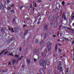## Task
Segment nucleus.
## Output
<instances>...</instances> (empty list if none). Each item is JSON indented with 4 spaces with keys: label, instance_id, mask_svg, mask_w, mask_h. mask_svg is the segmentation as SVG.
Wrapping results in <instances>:
<instances>
[{
    "label": "nucleus",
    "instance_id": "nucleus-31",
    "mask_svg": "<svg viewBox=\"0 0 74 74\" xmlns=\"http://www.w3.org/2000/svg\"><path fill=\"white\" fill-rule=\"evenodd\" d=\"M13 22L14 23H15V19H13Z\"/></svg>",
    "mask_w": 74,
    "mask_h": 74
},
{
    "label": "nucleus",
    "instance_id": "nucleus-36",
    "mask_svg": "<svg viewBox=\"0 0 74 74\" xmlns=\"http://www.w3.org/2000/svg\"><path fill=\"white\" fill-rule=\"evenodd\" d=\"M2 53H3L2 51L0 53V55H1V54H2Z\"/></svg>",
    "mask_w": 74,
    "mask_h": 74
},
{
    "label": "nucleus",
    "instance_id": "nucleus-14",
    "mask_svg": "<svg viewBox=\"0 0 74 74\" xmlns=\"http://www.w3.org/2000/svg\"><path fill=\"white\" fill-rule=\"evenodd\" d=\"M42 56L43 57H45V53H42Z\"/></svg>",
    "mask_w": 74,
    "mask_h": 74
},
{
    "label": "nucleus",
    "instance_id": "nucleus-3",
    "mask_svg": "<svg viewBox=\"0 0 74 74\" xmlns=\"http://www.w3.org/2000/svg\"><path fill=\"white\" fill-rule=\"evenodd\" d=\"M39 71L41 74H45V71L43 69H40L39 70Z\"/></svg>",
    "mask_w": 74,
    "mask_h": 74
},
{
    "label": "nucleus",
    "instance_id": "nucleus-45",
    "mask_svg": "<svg viewBox=\"0 0 74 74\" xmlns=\"http://www.w3.org/2000/svg\"><path fill=\"white\" fill-rule=\"evenodd\" d=\"M9 31H11V29L10 28H9Z\"/></svg>",
    "mask_w": 74,
    "mask_h": 74
},
{
    "label": "nucleus",
    "instance_id": "nucleus-33",
    "mask_svg": "<svg viewBox=\"0 0 74 74\" xmlns=\"http://www.w3.org/2000/svg\"><path fill=\"white\" fill-rule=\"evenodd\" d=\"M8 52H5L4 53V55H6V54H7V53H8Z\"/></svg>",
    "mask_w": 74,
    "mask_h": 74
},
{
    "label": "nucleus",
    "instance_id": "nucleus-35",
    "mask_svg": "<svg viewBox=\"0 0 74 74\" xmlns=\"http://www.w3.org/2000/svg\"><path fill=\"white\" fill-rule=\"evenodd\" d=\"M8 9L9 10H11V8H10V7H8Z\"/></svg>",
    "mask_w": 74,
    "mask_h": 74
},
{
    "label": "nucleus",
    "instance_id": "nucleus-25",
    "mask_svg": "<svg viewBox=\"0 0 74 74\" xmlns=\"http://www.w3.org/2000/svg\"><path fill=\"white\" fill-rule=\"evenodd\" d=\"M64 1H63L62 2V5H64Z\"/></svg>",
    "mask_w": 74,
    "mask_h": 74
},
{
    "label": "nucleus",
    "instance_id": "nucleus-24",
    "mask_svg": "<svg viewBox=\"0 0 74 74\" xmlns=\"http://www.w3.org/2000/svg\"><path fill=\"white\" fill-rule=\"evenodd\" d=\"M14 57L15 58H18L19 57V56L18 55H14Z\"/></svg>",
    "mask_w": 74,
    "mask_h": 74
},
{
    "label": "nucleus",
    "instance_id": "nucleus-42",
    "mask_svg": "<svg viewBox=\"0 0 74 74\" xmlns=\"http://www.w3.org/2000/svg\"><path fill=\"white\" fill-rule=\"evenodd\" d=\"M9 64L11 65V62H9Z\"/></svg>",
    "mask_w": 74,
    "mask_h": 74
},
{
    "label": "nucleus",
    "instance_id": "nucleus-50",
    "mask_svg": "<svg viewBox=\"0 0 74 74\" xmlns=\"http://www.w3.org/2000/svg\"><path fill=\"white\" fill-rule=\"evenodd\" d=\"M22 67H23H23H24V66L23 65L22 66Z\"/></svg>",
    "mask_w": 74,
    "mask_h": 74
},
{
    "label": "nucleus",
    "instance_id": "nucleus-48",
    "mask_svg": "<svg viewBox=\"0 0 74 74\" xmlns=\"http://www.w3.org/2000/svg\"><path fill=\"white\" fill-rule=\"evenodd\" d=\"M74 43V41H72V44H73Z\"/></svg>",
    "mask_w": 74,
    "mask_h": 74
},
{
    "label": "nucleus",
    "instance_id": "nucleus-11",
    "mask_svg": "<svg viewBox=\"0 0 74 74\" xmlns=\"http://www.w3.org/2000/svg\"><path fill=\"white\" fill-rule=\"evenodd\" d=\"M0 8H1V9H3V8H4L3 5L1 4L0 5Z\"/></svg>",
    "mask_w": 74,
    "mask_h": 74
},
{
    "label": "nucleus",
    "instance_id": "nucleus-55",
    "mask_svg": "<svg viewBox=\"0 0 74 74\" xmlns=\"http://www.w3.org/2000/svg\"><path fill=\"white\" fill-rule=\"evenodd\" d=\"M23 27H25V25H24L23 26Z\"/></svg>",
    "mask_w": 74,
    "mask_h": 74
},
{
    "label": "nucleus",
    "instance_id": "nucleus-18",
    "mask_svg": "<svg viewBox=\"0 0 74 74\" xmlns=\"http://www.w3.org/2000/svg\"><path fill=\"white\" fill-rule=\"evenodd\" d=\"M51 71L48 70L47 71V74H50V73H51Z\"/></svg>",
    "mask_w": 74,
    "mask_h": 74
},
{
    "label": "nucleus",
    "instance_id": "nucleus-21",
    "mask_svg": "<svg viewBox=\"0 0 74 74\" xmlns=\"http://www.w3.org/2000/svg\"><path fill=\"white\" fill-rule=\"evenodd\" d=\"M2 30H3V31H4V30H5V27H3L2 28Z\"/></svg>",
    "mask_w": 74,
    "mask_h": 74
},
{
    "label": "nucleus",
    "instance_id": "nucleus-28",
    "mask_svg": "<svg viewBox=\"0 0 74 74\" xmlns=\"http://www.w3.org/2000/svg\"><path fill=\"white\" fill-rule=\"evenodd\" d=\"M38 39H36L35 40V42L36 43H38Z\"/></svg>",
    "mask_w": 74,
    "mask_h": 74
},
{
    "label": "nucleus",
    "instance_id": "nucleus-57",
    "mask_svg": "<svg viewBox=\"0 0 74 74\" xmlns=\"http://www.w3.org/2000/svg\"><path fill=\"white\" fill-rule=\"evenodd\" d=\"M58 41H60V40H58Z\"/></svg>",
    "mask_w": 74,
    "mask_h": 74
},
{
    "label": "nucleus",
    "instance_id": "nucleus-12",
    "mask_svg": "<svg viewBox=\"0 0 74 74\" xmlns=\"http://www.w3.org/2000/svg\"><path fill=\"white\" fill-rule=\"evenodd\" d=\"M57 45H56V46L55 49V52H57V48H58V47H57Z\"/></svg>",
    "mask_w": 74,
    "mask_h": 74
},
{
    "label": "nucleus",
    "instance_id": "nucleus-38",
    "mask_svg": "<svg viewBox=\"0 0 74 74\" xmlns=\"http://www.w3.org/2000/svg\"><path fill=\"white\" fill-rule=\"evenodd\" d=\"M72 15H73V16L74 15V12H73L72 13Z\"/></svg>",
    "mask_w": 74,
    "mask_h": 74
},
{
    "label": "nucleus",
    "instance_id": "nucleus-61",
    "mask_svg": "<svg viewBox=\"0 0 74 74\" xmlns=\"http://www.w3.org/2000/svg\"><path fill=\"white\" fill-rule=\"evenodd\" d=\"M58 34H59V33H58Z\"/></svg>",
    "mask_w": 74,
    "mask_h": 74
},
{
    "label": "nucleus",
    "instance_id": "nucleus-30",
    "mask_svg": "<svg viewBox=\"0 0 74 74\" xmlns=\"http://www.w3.org/2000/svg\"><path fill=\"white\" fill-rule=\"evenodd\" d=\"M34 62H36L37 61V59L36 58H34Z\"/></svg>",
    "mask_w": 74,
    "mask_h": 74
},
{
    "label": "nucleus",
    "instance_id": "nucleus-13",
    "mask_svg": "<svg viewBox=\"0 0 74 74\" xmlns=\"http://www.w3.org/2000/svg\"><path fill=\"white\" fill-rule=\"evenodd\" d=\"M23 58V56H22L20 58H18L17 60V62H18V61H19V60H21V59H22V58Z\"/></svg>",
    "mask_w": 74,
    "mask_h": 74
},
{
    "label": "nucleus",
    "instance_id": "nucleus-40",
    "mask_svg": "<svg viewBox=\"0 0 74 74\" xmlns=\"http://www.w3.org/2000/svg\"><path fill=\"white\" fill-rule=\"evenodd\" d=\"M5 50H3V51H2V52L3 53H4V52H5Z\"/></svg>",
    "mask_w": 74,
    "mask_h": 74
},
{
    "label": "nucleus",
    "instance_id": "nucleus-37",
    "mask_svg": "<svg viewBox=\"0 0 74 74\" xmlns=\"http://www.w3.org/2000/svg\"><path fill=\"white\" fill-rule=\"evenodd\" d=\"M67 29L68 30H71V28H69L68 27H67Z\"/></svg>",
    "mask_w": 74,
    "mask_h": 74
},
{
    "label": "nucleus",
    "instance_id": "nucleus-34",
    "mask_svg": "<svg viewBox=\"0 0 74 74\" xmlns=\"http://www.w3.org/2000/svg\"><path fill=\"white\" fill-rule=\"evenodd\" d=\"M64 40H67V41H68V40H69V39H68V38H64Z\"/></svg>",
    "mask_w": 74,
    "mask_h": 74
},
{
    "label": "nucleus",
    "instance_id": "nucleus-5",
    "mask_svg": "<svg viewBox=\"0 0 74 74\" xmlns=\"http://www.w3.org/2000/svg\"><path fill=\"white\" fill-rule=\"evenodd\" d=\"M48 27V26L45 25L44 28V31L45 32L46 31H47V28Z\"/></svg>",
    "mask_w": 74,
    "mask_h": 74
},
{
    "label": "nucleus",
    "instance_id": "nucleus-23",
    "mask_svg": "<svg viewBox=\"0 0 74 74\" xmlns=\"http://www.w3.org/2000/svg\"><path fill=\"white\" fill-rule=\"evenodd\" d=\"M11 29L12 30V33H14V29H13V28H11Z\"/></svg>",
    "mask_w": 74,
    "mask_h": 74
},
{
    "label": "nucleus",
    "instance_id": "nucleus-46",
    "mask_svg": "<svg viewBox=\"0 0 74 74\" xmlns=\"http://www.w3.org/2000/svg\"><path fill=\"white\" fill-rule=\"evenodd\" d=\"M38 1H39V3H40V2H41V1L39 0Z\"/></svg>",
    "mask_w": 74,
    "mask_h": 74
},
{
    "label": "nucleus",
    "instance_id": "nucleus-51",
    "mask_svg": "<svg viewBox=\"0 0 74 74\" xmlns=\"http://www.w3.org/2000/svg\"><path fill=\"white\" fill-rule=\"evenodd\" d=\"M73 26H74V23H73V24H72Z\"/></svg>",
    "mask_w": 74,
    "mask_h": 74
},
{
    "label": "nucleus",
    "instance_id": "nucleus-60",
    "mask_svg": "<svg viewBox=\"0 0 74 74\" xmlns=\"http://www.w3.org/2000/svg\"><path fill=\"white\" fill-rule=\"evenodd\" d=\"M41 19H39V21H40V20H41Z\"/></svg>",
    "mask_w": 74,
    "mask_h": 74
},
{
    "label": "nucleus",
    "instance_id": "nucleus-19",
    "mask_svg": "<svg viewBox=\"0 0 74 74\" xmlns=\"http://www.w3.org/2000/svg\"><path fill=\"white\" fill-rule=\"evenodd\" d=\"M9 55H10V56H14V55L12 53H10L9 54Z\"/></svg>",
    "mask_w": 74,
    "mask_h": 74
},
{
    "label": "nucleus",
    "instance_id": "nucleus-64",
    "mask_svg": "<svg viewBox=\"0 0 74 74\" xmlns=\"http://www.w3.org/2000/svg\"><path fill=\"white\" fill-rule=\"evenodd\" d=\"M73 50H74V48H73Z\"/></svg>",
    "mask_w": 74,
    "mask_h": 74
},
{
    "label": "nucleus",
    "instance_id": "nucleus-10",
    "mask_svg": "<svg viewBox=\"0 0 74 74\" xmlns=\"http://www.w3.org/2000/svg\"><path fill=\"white\" fill-rule=\"evenodd\" d=\"M58 22H56L55 23L54 25V27H57V26L58 25Z\"/></svg>",
    "mask_w": 74,
    "mask_h": 74
},
{
    "label": "nucleus",
    "instance_id": "nucleus-8",
    "mask_svg": "<svg viewBox=\"0 0 74 74\" xmlns=\"http://www.w3.org/2000/svg\"><path fill=\"white\" fill-rule=\"evenodd\" d=\"M44 44V40H42V41L40 43V45H42Z\"/></svg>",
    "mask_w": 74,
    "mask_h": 74
},
{
    "label": "nucleus",
    "instance_id": "nucleus-43",
    "mask_svg": "<svg viewBox=\"0 0 74 74\" xmlns=\"http://www.w3.org/2000/svg\"><path fill=\"white\" fill-rule=\"evenodd\" d=\"M45 52H47V49H46L45 50Z\"/></svg>",
    "mask_w": 74,
    "mask_h": 74
},
{
    "label": "nucleus",
    "instance_id": "nucleus-39",
    "mask_svg": "<svg viewBox=\"0 0 74 74\" xmlns=\"http://www.w3.org/2000/svg\"><path fill=\"white\" fill-rule=\"evenodd\" d=\"M7 1L8 3H10V1L9 0H8Z\"/></svg>",
    "mask_w": 74,
    "mask_h": 74
},
{
    "label": "nucleus",
    "instance_id": "nucleus-20",
    "mask_svg": "<svg viewBox=\"0 0 74 74\" xmlns=\"http://www.w3.org/2000/svg\"><path fill=\"white\" fill-rule=\"evenodd\" d=\"M33 6L35 7H37V5H36V3H34L33 4Z\"/></svg>",
    "mask_w": 74,
    "mask_h": 74
},
{
    "label": "nucleus",
    "instance_id": "nucleus-52",
    "mask_svg": "<svg viewBox=\"0 0 74 74\" xmlns=\"http://www.w3.org/2000/svg\"><path fill=\"white\" fill-rule=\"evenodd\" d=\"M23 6H22V7H20V9H21V8H22Z\"/></svg>",
    "mask_w": 74,
    "mask_h": 74
},
{
    "label": "nucleus",
    "instance_id": "nucleus-7",
    "mask_svg": "<svg viewBox=\"0 0 74 74\" xmlns=\"http://www.w3.org/2000/svg\"><path fill=\"white\" fill-rule=\"evenodd\" d=\"M44 38H45V37L47 36V34L45 33H44L42 35Z\"/></svg>",
    "mask_w": 74,
    "mask_h": 74
},
{
    "label": "nucleus",
    "instance_id": "nucleus-59",
    "mask_svg": "<svg viewBox=\"0 0 74 74\" xmlns=\"http://www.w3.org/2000/svg\"><path fill=\"white\" fill-rule=\"evenodd\" d=\"M59 45H60V44H59Z\"/></svg>",
    "mask_w": 74,
    "mask_h": 74
},
{
    "label": "nucleus",
    "instance_id": "nucleus-44",
    "mask_svg": "<svg viewBox=\"0 0 74 74\" xmlns=\"http://www.w3.org/2000/svg\"><path fill=\"white\" fill-rule=\"evenodd\" d=\"M22 50V48H20V49H19V51H21V50Z\"/></svg>",
    "mask_w": 74,
    "mask_h": 74
},
{
    "label": "nucleus",
    "instance_id": "nucleus-22",
    "mask_svg": "<svg viewBox=\"0 0 74 74\" xmlns=\"http://www.w3.org/2000/svg\"><path fill=\"white\" fill-rule=\"evenodd\" d=\"M10 7H14V5L13 4H11L10 5Z\"/></svg>",
    "mask_w": 74,
    "mask_h": 74
},
{
    "label": "nucleus",
    "instance_id": "nucleus-17",
    "mask_svg": "<svg viewBox=\"0 0 74 74\" xmlns=\"http://www.w3.org/2000/svg\"><path fill=\"white\" fill-rule=\"evenodd\" d=\"M27 62H28V63H30V59H27Z\"/></svg>",
    "mask_w": 74,
    "mask_h": 74
},
{
    "label": "nucleus",
    "instance_id": "nucleus-4",
    "mask_svg": "<svg viewBox=\"0 0 74 74\" xmlns=\"http://www.w3.org/2000/svg\"><path fill=\"white\" fill-rule=\"evenodd\" d=\"M58 70H59L60 69V72H62V68L61 67V64H59V66L57 67Z\"/></svg>",
    "mask_w": 74,
    "mask_h": 74
},
{
    "label": "nucleus",
    "instance_id": "nucleus-26",
    "mask_svg": "<svg viewBox=\"0 0 74 74\" xmlns=\"http://www.w3.org/2000/svg\"><path fill=\"white\" fill-rule=\"evenodd\" d=\"M71 16H72V17H71V19H74V16L71 15Z\"/></svg>",
    "mask_w": 74,
    "mask_h": 74
},
{
    "label": "nucleus",
    "instance_id": "nucleus-53",
    "mask_svg": "<svg viewBox=\"0 0 74 74\" xmlns=\"http://www.w3.org/2000/svg\"><path fill=\"white\" fill-rule=\"evenodd\" d=\"M53 36V37H56V36L54 35Z\"/></svg>",
    "mask_w": 74,
    "mask_h": 74
},
{
    "label": "nucleus",
    "instance_id": "nucleus-32",
    "mask_svg": "<svg viewBox=\"0 0 74 74\" xmlns=\"http://www.w3.org/2000/svg\"><path fill=\"white\" fill-rule=\"evenodd\" d=\"M58 72L57 71H55V73L56 74H58Z\"/></svg>",
    "mask_w": 74,
    "mask_h": 74
},
{
    "label": "nucleus",
    "instance_id": "nucleus-63",
    "mask_svg": "<svg viewBox=\"0 0 74 74\" xmlns=\"http://www.w3.org/2000/svg\"><path fill=\"white\" fill-rule=\"evenodd\" d=\"M2 71H4V70H3Z\"/></svg>",
    "mask_w": 74,
    "mask_h": 74
},
{
    "label": "nucleus",
    "instance_id": "nucleus-56",
    "mask_svg": "<svg viewBox=\"0 0 74 74\" xmlns=\"http://www.w3.org/2000/svg\"><path fill=\"white\" fill-rule=\"evenodd\" d=\"M40 23V22H38V23Z\"/></svg>",
    "mask_w": 74,
    "mask_h": 74
},
{
    "label": "nucleus",
    "instance_id": "nucleus-16",
    "mask_svg": "<svg viewBox=\"0 0 74 74\" xmlns=\"http://www.w3.org/2000/svg\"><path fill=\"white\" fill-rule=\"evenodd\" d=\"M62 19H63V18H64V19H66V17L64 15H63L62 17Z\"/></svg>",
    "mask_w": 74,
    "mask_h": 74
},
{
    "label": "nucleus",
    "instance_id": "nucleus-47",
    "mask_svg": "<svg viewBox=\"0 0 74 74\" xmlns=\"http://www.w3.org/2000/svg\"><path fill=\"white\" fill-rule=\"evenodd\" d=\"M32 7V5H31L30 6V7L31 8V7Z\"/></svg>",
    "mask_w": 74,
    "mask_h": 74
},
{
    "label": "nucleus",
    "instance_id": "nucleus-49",
    "mask_svg": "<svg viewBox=\"0 0 74 74\" xmlns=\"http://www.w3.org/2000/svg\"><path fill=\"white\" fill-rule=\"evenodd\" d=\"M33 10L34 11V8H33Z\"/></svg>",
    "mask_w": 74,
    "mask_h": 74
},
{
    "label": "nucleus",
    "instance_id": "nucleus-41",
    "mask_svg": "<svg viewBox=\"0 0 74 74\" xmlns=\"http://www.w3.org/2000/svg\"><path fill=\"white\" fill-rule=\"evenodd\" d=\"M59 52H61V49H59ZM60 53H61L60 52Z\"/></svg>",
    "mask_w": 74,
    "mask_h": 74
},
{
    "label": "nucleus",
    "instance_id": "nucleus-62",
    "mask_svg": "<svg viewBox=\"0 0 74 74\" xmlns=\"http://www.w3.org/2000/svg\"><path fill=\"white\" fill-rule=\"evenodd\" d=\"M61 58H62V57H61Z\"/></svg>",
    "mask_w": 74,
    "mask_h": 74
},
{
    "label": "nucleus",
    "instance_id": "nucleus-9",
    "mask_svg": "<svg viewBox=\"0 0 74 74\" xmlns=\"http://www.w3.org/2000/svg\"><path fill=\"white\" fill-rule=\"evenodd\" d=\"M53 18V16H50L49 17V21H51V20H52V19Z\"/></svg>",
    "mask_w": 74,
    "mask_h": 74
},
{
    "label": "nucleus",
    "instance_id": "nucleus-15",
    "mask_svg": "<svg viewBox=\"0 0 74 74\" xmlns=\"http://www.w3.org/2000/svg\"><path fill=\"white\" fill-rule=\"evenodd\" d=\"M27 33H28V31H26L24 34V36H26V35L27 34Z\"/></svg>",
    "mask_w": 74,
    "mask_h": 74
},
{
    "label": "nucleus",
    "instance_id": "nucleus-2",
    "mask_svg": "<svg viewBox=\"0 0 74 74\" xmlns=\"http://www.w3.org/2000/svg\"><path fill=\"white\" fill-rule=\"evenodd\" d=\"M48 50L49 51H50L51 48V44L50 42H48L47 43Z\"/></svg>",
    "mask_w": 74,
    "mask_h": 74
},
{
    "label": "nucleus",
    "instance_id": "nucleus-58",
    "mask_svg": "<svg viewBox=\"0 0 74 74\" xmlns=\"http://www.w3.org/2000/svg\"><path fill=\"white\" fill-rule=\"evenodd\" d=\"M50 23H51V25H52V22H51Z\"/></svg>",
    "mask_w": 74,
    "mask_h": 74
},
{
    "label": "nucleus",
    "instance_id": "nucleus-27",
    "mask_svg": "<svg viewBox=\"0 0 74 74\" xmlns=\"http://www.w3.org/2000/svg\"><path fill=\"white\" fill-rule=\"evenodd\" d=\"M19 5L20 6H22L23 5V4L22 3H20L19 4Z\"/></svg>",
    "mask_w": 74,
    "mask_h": 74
},
{
    "label": "nucleus",
    "instance_id": "nucleus-6",
    "mask_svg": "<svg viewBox=\"0 0 74 74\" xmlns=\"http://www.w3.org/2000/svg\"><path fill=\"white\" fill-rule=\"evenodd\" d=\"M12 63L13 64H14V63H16V60L15 59H12Z\"/></svg>",
    "mask_w": 74,
    "mask_h": 74
},
{
    "label": "nucleus",
    "instance_id": "nucleus-1",
    "mask_svg": "<svg viewBox=\"0 0 74 74\" xmlns=\"http://www.w3.org/2000/svg\"><path fill=\"white\" fill-rule=\"evenodd\" d=\"M44 61L42 60H41L40 61V64L41 66H43L44 69H46V64L47 65H49V61L48 60H46L45 61L44 63Z\"/></svg>",
    "mask_w": 74,
    "mask_h": 74
},
{
    "label": "nucleus",
    "instance_id": "nucleus-54",
    "mask_svg": "<svg viewBox=\"0 0 74 74\" xmlns=\"http://www.w3.org/2000/svg\"><path fill=\"white\" fill-rule=\"evenodd\" d=\"M65 54H64L63 55V56H64H64H65Z\"/></svg>",
    "mask_w": 74,
    "mask_h": 74
},
{
    "label": "nucleus",
    "instance_id": "nucleus-29",
    "mask_svg": "<svg viewBox=\"0 0 74 74\" xmlns=\"http://www.w3.org/2000/svg\"><path fill=\"white\" fill-rule=\"evenodd\" d=\"M12 13H14V10H11L10 11Z\"/></svg>",
    "mask_w": 74,
    "mask_h": 74
}]
</instances>
